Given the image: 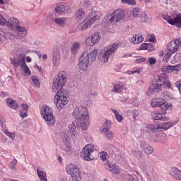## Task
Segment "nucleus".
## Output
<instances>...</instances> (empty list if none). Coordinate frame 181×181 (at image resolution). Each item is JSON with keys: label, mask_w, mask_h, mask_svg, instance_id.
I'll list each match as a JSON object with an SVG mask.
<instances>
[{"label": "nucleus", "mask_w": 181, "mask_h": 181, "mask_svg": "<svg viewBox=\"0 0 181 181\" xmlns=\"http://www.w3.org/2000/svg\"><path fill=\"white\" fill-rule=\"evenodd\" d=\"M66 80V74L64 72L59 73L57 78L53 81L52 85V91H54V93H57V94L62 93L60 91L63 90V86H64Z\"/></svg>", "instance_id": "423d86ee"}, {"label": "nucleus", "mask_w": 181, "mask_h": 181, "mask_svg": "<svg viewBox=\"0 0 181 181\" xmlns=\"http://www.w3.org/2000/svg\"><path fill=\"white\" fill-rule=\"evenodd\" d=\"M138 115H139V112H138V110L132 111V117H133L134 121L136 119V117H138Z\"/></svg>", "instance_id": "6e6d98bb"}, {"label": "nucleus", "mask_w": 181, "mask_h": 181, "mask_svg": "<svg viewBox=\"0 0 181 181\" xmlns=\"http://www.w3.org/2000/svg\"><path fill=\"white\" fill-rule=\"evenodd\" d=\"M71 11V10L70 9V7L63 4L57 5L55 8V12H57V13H60L61 15L62 13H70Z\"/></svg>", "instance_id": "aec40b11"}, {"label": "nucleus", "mask_w": 181, "mask_h": 181, "mask_svg": "<svg viewBox=\"0 0 181 181\" xmlns=\"http://www.w3.org/2000/svg\"><path fill=\"white\" fill-rule=\"evenodd\" d=\"M130 42L134 45H138V43H142V42H144V37H142V35L141 34L134 35L130 39Z\"/></svg>", "instance_id": "a878e982"}, {"label": "nucleus", "mask_w": 181, "mask_h": 181, "mask_svg": "<svg viewBox=\"0 0 181 181\" xmlns=\"http://www.w3.org/2000/svg\"><path fill=\"white\" fill-rule=\"evenodd\" d=\"M118 47H119V45L117 43H113L112 45H109L107 47L102 49L100 54H103L101 59L103 63H107V62H108V59H110V56H111L112 53H115Z\"/></svg>", "instance_id": "1a4fd4ad"}, {"label": "nucleus", "mask_w": 181, "mask_h": 181, "mask_svg": "<svg viewBox=\"0 0 181 181\" xmlns=\"http://www.w3.org/2000/svg\"><path fill=\"white\" fill-rule=\"evenodd\" d=\"M144 62H146V58H140L136 60V63H144Z\"/></svg>", "instance_id": "bf43d9fd"}, {"label": "nucleus", "mask_w": 181, "mask_h": 181, "mask_svg": "<svg viewBox=\"0 0 181 181\" xmlns=\"http://www.w3.org/2000/svg\"><path fill=\"white\" fill-rule=\"evenodd\" d=\"M98 53V50H97V49H94L90 52H83L79 59V69H81L82 71H86L87 69H88L90 62H94L95 59H97Z\"/></svg>", "instance_id": "7ed1b4c3"}, {"label": "nucleus", "mask_w": 181, "mask_h": 181, "mask_svg": "<svg viewBox=\"0 0 181 181\" xmlns=\"http://www.w3.org/2000/svg\"><path fill=\"white\" fill-rule=\"evenodd\" d=\"M101 39V35L98 33H95L92 35L88 36L85 40L86 46H95L98 43V40Z\"/></svg>", "instance_id": "4468645a"}, {"label": "nucleus", "mask_w": 181, "mask_h": 181, "mask_svg": "<svg viewBox=\"0 0 181 181\" xmlns=\"http://www.w3.org/2000/svg\"><path fill=\"white\" fill-rule=\"evenodd\" d=\"M149 42H156V38L155 37V35L153 34L151 35V37L149 38Z\"/></svg>", "instance_id": "052dcab7"}, {"label": "nucleus", "mask_w": 181, "mask_h": 181, "mask_svg": "<svg viewBox=\"0 0 181 181\" xmlns=\"http://www.w3.org/2000/svg\"><path fill=\"white\" fill-rule=\"evenodd\" d=\"M4 124H5V119H4V118H2V116H1L0 115V125H1L3 128L2 132H4V134H5V135L8 136V138H11V139L12 140L15 139V133L9 132V131L8 130V129H6V127H4Z\"/></svg>", "instance_id": "412c9836"}, {"label": "nucleus", "mask_w": 181, "mask_h": 181, "mask_svg": "<svg viewBox=\"0 0 181 181\" xmlns=\"http://www.w3.org/2000/svg\"><path fill=\"white\" fill-rule=\"evenodd\" d=\"M162 86H163L165 88H172V83H170L169 77L166 75L159 76L158 79H153L151 81V86L148 88V91L151 94H152L153 91L159 93V91H162Z\"/></svg>", "instance_id": "f03ea898"}, {"label": "nucleus", "mask_w": 181, "mask_h": 181, "mask_svg": "<svg viewBox=\"0 0 181 181\" xmlns=\"http://www.w3.org/2000/svg\"><path fill=\"white\" fill-rule=\"evenodd\" d=\"M100 13H98V14L92 13L90 14V17L87 18L85 21L79 24L81 30H87V29H90V28H91V25L95 22H96V21H100Z\"/></svg>", "instance_id": "9d476101"}, {"label": "nucleus", "mask_w": 181, "mask_h": 181, "mask_svg": "<svg viewBox=\"0 0 181 181\" xmlns=\"http://www.w3.org/2000/svg\"><path fill=\"white\" fill-rule=\"evenodd\" d=\"M163 98L165 100H172V98H173V94H172L169 91H164L163 93Z\"/></svg>", "instance_id": "a19ab883"}, {"label": "nucleus", "mask_w": 181, "mask_h": 181, "mask_svg": "<svg viewBox=\"0 0 181 181\" xmlns=\"http://www.w3.org/2000/svg\"><path fill=\"white\" fill-rule=\"evenodd\" d=\"M173 54L171 52H168L165 55H164L163 60V62H165V63H168L169 62V59H170V56H172Z\"/></svg>", "instance_id": "49530a36"}, {"label": "nucleus", "mask_w": 181, "mask_h": 181, "mask_svg": "<svg viewBox=\"0 0 181 181\" xmlns=\"http://www.w3.org/2000/svg\"><path fill=\"white\" fill-rule=\"evenodd\" d=\"M173 108V105L172 103H166L165 101H163V105L161 106V110H163L164 114H166L167 110H172Z\"/></svg>", "instance_id": "4c0bfd02"}, {"label": "nucleus", "mask_w": 181, "mask_h": 181, "mask_svg": "<svg viewBox=\"0 0 181 181\" xmlns=\"http://www.w3.org/2000/svg\"><path fill=\"white\" fill-rule=\"evenodd\" d=\"M41 115L44 118L45 121L47 122V125L53 126L56 122V119L53 115V112L52 109L47 106L44 105L41 110Z\"/></svg>", "instance_id": "6e6552de"}, {"label": "nucleus", "mask_w": 181, "mask_h": 181, "mask_svg": "<svg viewBox=\"0 0 181 181\" xmlns=\"http://www.w3.org/2000/svg\"><path fill=\"white\" fill-rule=\"evenodd\" d=\"M108 155H107V153L103 152L100 155V159L101 160H107V157Z\"/></svg>", "instance_id": "5fc2aeb1"}, {"label": "nucleus", "mask_w": 181, "mask_h": 181, "mask_svg": "<svg viewBox=\"0 0 181 181\" xmlns=\"http://www.w3.org/2000/svg\"><path fill=\"white\" fill-rule=\"evenodd\" d=\"M125 87V83L122 82H118L117 83H115L114 85V88L112 89L113 93H119L121 90H124V88Z\"/></svg>", "instance_id": "7c9ffc66"}, {"label": "nucleus", "mask_w": 181, "mask_h": 181, "mask_svg": "<svg viewBox=\"0 0 181 181\" xmlns=\"http://www.w3.org/2000/svg\"><path fill=\"white\" fill-rule=\"evenodd\" d=\"M73 115L77 120L79 128L86 131L90 127V116L87 107L83 106L75 107Z\"/></svg>", "instance_id": "f257e3e1"}, {"label": "nucleus", "mask_w": 181, "mask_h": 181, "mask_svg": "<svg viewBox=\"0 0 181 181\" xmlns=\"http://www.w3.org/2000/svg\"><path fill=\"white\" fill-rule=\"evenodd\" d=\"M164 19L168 22L170 25L176 26L177 28H181V14H176L175 18H172L169 16H166Z\"/></svg>", "instance_id": "2eb2a0df"}, {"label": "nucleus", "mask_w": 181, "mask_h": 181, "mask_svg": "<svg viewBox=\"0 0 181 181\" xmlns=\"http://www.w3.org/2000/svg\"><path fill=\"white\" fill-rule=\"evenodd\" d=\"M66 172L68 175H70L71 177H79L80 168L75 164H69L66 167Z\"/></svg>", "instance_id": "ddd939ff"}, {"label": "nucleus", "mask_w": 181, "mask_h": 181, "mask_svg": "<svg viewBox=\"0 0 181 181\" xmlns=\"http://www.w3.org/2000/svg\"><path fill=\"white\" fill-rule=\"evenodd\" d=\"M122 57L127 59V58H128V57H131V54H124Z\"/></svg>", "instance_id": "69168bd1"}, {"label": "nucleus", "mask_w": 181, "mask_h": 181, "mask_svg": "<svg viewBox=\"0 0 181 181\" xmlns=\"http://www.w3.org/2000/svg\"><path fill=\"white\" fill-rule=\"evenodd\" d=\"M68 98L69 94L66 91H63L56 94L54 101L56 104L57 110H63V108H64V107L67 105V103H69V100L67 99Z\"/></svg>", "instance_id": "0eeeda50"}, {"label": "nucleus", "mask_w": 181, "mask_h": 181, "mask_svg": "<svg viewBox=\"0 0 181 181\" xmlns=\"http://www.w3.org/2000/svg\"><path fill=\"white\" fill-rule=\"evenodd\" d=\"M169 175L174 180H181V170L176 167L171 168Z\"/></svg>", "instance_id": "a211bd4d"}, {"label": "nucleus", "mask_w": 181, "mask_h": 181, "mask_svg": "<svg viewBox=\"0 0 181 181\" xmlns=\"http://www.w3.org/2000/svg\"><path fill=\"white\" fill-rule=\"evenodd\" d=\"M140 149L146 154V155H152L153 152V147L151 146L146 141H141L140 143Z\"/></svg>", "instance_id": "f3484780"}, {"label": "nucleus", "mask_w": 181, "mask_h": 181, "mask_svg": "<svg viewBox=\"0 0 181 181\" xmlns=\"http://www.w3.org/2000/svg\"><path fill=\"white\" fill-rule=\"evenodd\" d=\"M8 26L10 28H18L19 26V21L15 18H11L7 21Z\"/></svg>", "instance_id": "c756f323"}, {"label": "nucleus", "mask_w": 181, "mask_h": 181, "mask_svg": "<svg viewBox=\"0 0 181 181\" xmlns=\"http://www.w3.org/2000/svg\"><path fill=\"white\" fill-rule=\"evenodd\" d=\"M17 29V35L19 37H25L26 35H28V31L23 27H21L18 25Z\"/></svg>", "instance_id": "2f4dec72"}, {"label": "nucleus", "mask_w": 181, "mask_h": 181, "mask_svg": "<svg viewBox=\"0 0 181 181\" xmlns=\"http://www.w3.org/2000/svg\"><path fill=\"white\" fill-rule=\"evenodd\" d=\"M181 47V41L179 39L173 40L167 45V50L173 54Z\"/></svg>", "instance_id": "f8f14e48"}, {"label": "nucleus", "mask_w": 181, "mask_h": 181, "mask_svg": "<svg viewBox=\"0 0 181 181\" xmlns=\"http://www.w3.org/2000/svg\"><path fill=\"white\" fill-rule=\"evenodd\" d=\"M0 40L1 42L6 40V34H5V33L1 30H0Z\"/></svg>", "instance_id": "8fccbe9b"}, {"label": "nucleus", "mask_w": 181, "mask_h": 181, "mask_svg": "<svg viewBox=\"0 0 181 181\" xmlns=\"http://www.w3.org/2000/svg\"><path fill=\"white\" fill-rule=\"evenodd\" d=\"M62 149L67 153L71 152V144L69 139L64 140V145L62 146Z\"/></svg>", "instance_id": "c85d7f7f"}, {"label": "nucleus", "mask_w": 181, "mask_h": 181, "mask_svg": "<svg viewBox=\"0 0 181 181\" xmlns=\"http://www.w3.org/2000/svg\"><path fill=\"white\" fill-rule=\"evenodd\" d=\"M110 129H111V122L110 120H107L102 126V132H108Z\"/></svg>", "instance_id": "e433bc0d"}, {"label": "nucleus", "mask_w": 181, "mask_h": 181, "mask_svg": "<svg viewBox=\"0 0 181 181\" xmlns=\"http://www.w3.org/2000/svg\"><path fill=\"white\" fill-rule=\"evenodd\" d=\"M163 104V101L160 100V99L153 98L151 100V107H160L162 109V105Z\"/></svg>", "instance_id": "473e14b6"}, {"label": "nucleus", "mask_w": 181, "mask_h": 181, "mask_svg": "<svg viewBox=\"0 0 181 181\" xmlns=\"http://www.w3.org/2000/svg\"><path fill=\"white\" fill-rule=\"evenodd\" d=\"M26 60L28 63H30V62H32V59H30L29 57H27Z\"/></svg>", "instance_id": "338daca9"}, {"label": "nucleus", "mask_w": 181, "mask_h": 181, "mask_svg": "<svg viewBox=\"0 0 181 181\" xmlns=\"http://www.w3.org/2000/svg\"><path fill=\"white\" fill-rule=\"evenodd\" d=\"M5 23H6V20L4 16L0 15V25H5Z\"/></svg>", "instance_id": "13d9d810"}, {"label": "nucleus", "mask_w": 181, "mask_h": 181, "mask_svg": "<svg viewBox=\"0 0 181 181\" xmlns=\"http://www.w3.org/2000/svg\"><path fill=\"white\" fill-rule=\"evenodd\" d=\"M112 112H114L116 119L117 121H118L119 122H122L124 117H122V115H121L118 111L115 110H112Z\"/></svg>", "instance_id": "ea45409f"}, {"label": "nucleus", "mask_w": 181, "mask_h": 181, "mask_svg": "<svg viewBox=\"0 0 181 181\" xmlns=\"http://www.w3.org/2000/svg\"><path fill=\"white\" fill-rule=\"evenodd\" d=\"M28 111H29V106L26 103H23L21 105L20 115L22 118L28 117Z\"/></svg>", "instance_id": "393cba45"}, {"label": "nucleus", "mask_w": 181, "mask_h": 181, "mask_svg": "<svg viewBox=\"0 0 181 181\" xmlns=\"http://www.w3.org/2000/svg\"><path fill=\"white\" fill-rule=\"evenodd\" d=\"M151 117L154 121H169V117L166 115L160 114L159 112H153L151 113Z\"/></svg>", "instance_id": "4be33fe9"}, {"label": "nucleus", "mask_w": 181, "mask_h": 181, "mask_svg": "<svg viewBox=\"0 0 181 181\" xmlns=\"http://www.w3.org/2000/svg\"><path fill=\"white\" fill-rule=\"evenodd\" d=\"M31 80L36 87L40 86V83H39V80H37V78L33 76L31 77Z\"/></svg>", "instance_id": "de8ad7c7"}, {"label": "nucleus", "mask_w": 181, "mask_h": 181, "mask_svg": "<svg viewBox=\"0 0 181 181\" xmlns=\"http://www.w3.org/2000/svg\"><path fill=\"white\" fill-rule=\"evenodd\" d=\"M149 126L156 127L155 124H146L144 126V131H146V132H152L153 131H158L157 129H151L149 127Z\"/></svg>", "instance_id": "79ce46f5"}, {"label": "nucleus", "mask_w": 181, "mask_h": 181, "mask_svg": "<svg viewBox=\"0 0 181 181\" xmlns=\"http://www.w3.org/2000/svg\"><path fill=\"white\" fill-rule=\"evenodd\" d=\"M90 5H91V3L90 2V1L86 0L83 6L87 8V7L90 6Z\"/></svg>", "instance_id": "0e129e2a"}, {"label": "nucleus", "mask_w": 181, "mask_h": 181, "mask_svg": "<svg viewBox=\"0 0 181 181\" xmlns=\"http://www.w3.org/2000/svg\"><path fill=\"white\" fill-rule=\"evenodd\" d=\"M133 155H134V156H136V158H138L139 159H141V158L144 156V153H142V151H134Z\"/></svg>", "instance_id": "a18cd8bd"}, {"label": "nucleus", "mask_w": 181, "mask_h": 181, "mask_svg": "<svg viewBox=\"0 0 181 181\" xmlns=\"http://www.w3.org/2000/svg\"><path fill=\"white\" fill-rule=\"evenodd\" d=\"M47 59V54H43L42 55V59L46 60Z\"/></svg>", "instance_id": "774afa93"}, {"label": "nucleus", "mask_w": 181, "mask_h": 181, "mask_svg": "<svg viewBox=\"0 0 181 181\" xmlns=\"http://www.w3.org/2000/svg\"><path fill=\"white\" fill-rule=\"evenodd\" d=\"M107 166L110 169V171L115 175H119V173H121V170H119V167L117 165L107 164Z\"/></svg>", "instance_id": "cd10ccee"}, {"label": "nucleus", "mask_w": 181, "mask_h": 181, "mask_svg": "<svg viewBox=\"0 0 181 181\" xmlns=\"http://www.w3.org/2000/svg\"><path fill=\"white\" fill-rule=\"evenodd\" d=\"M125 18V11L121 8L115 10L109 15L108 25L115 24L117 22H121Z\"/></svg>", "instance_id": "9b49d317"}, {"label": "nucleus", "mask_w": 181, "mask_h": 181, "mask_svg": "<svg viewBox=\"0 0 181 181\" xmlns=\"http://www.w3.org/2000/svg\"><path fill=\"white\" fill-rule=\"evenodd\" d=\"M52 63L54 66L60 64V52L57 49H54L52 52Z\"/></svg>", "instance_id": "5701e85b"}, {"label": "nucleus", "mask_w": 181, "mask_h": 181, "mask_svg": "<svg viewBox=\"0 0 181 181\" xmlns=\"http://www.w3.org/2000/svg\"><path fill=\"white\" fill-rule=\"evenodd\" d=\"M139 8H134L132 9V12H131V15H132V16H134V18H138L139 16Z\"/></svg>", "instance_id": "37998d69"}, {"label": "nucleus", "mask_w": 181, "mask_h": 181, "mask_svg": "<svg viewBox=\"0 0 181 181\" xmlns=\"http://www.w3.org/2000/svg\"><path fill=\"white\" fill-rule=\"evenodd\" d=\"M18 163V160L16 159L13 160L10 163V168L13 170H16V165Z\"/></svg>", "instance_id": "09e8293b"}, {"label": "nucleus", "mask_w": 181, "mask_h": 181, "mask_svg": "<svg viewBox=\"0 0 181 181\" xmlns=\"http://www.w3.org/2000/svg\"><path fill=\"white\" fill-rule=\"evenodd\" d=\"M78 49H80V43H74V45H72L71 47V52L72 54H77Z\"/></svg>", "instance_id": "58836bf2"}, {"label": "nucleus", "mask_w": 181, "mask_h": 181, "mask_svg": "<svg viewBox=\"0 0 181 181\" xmlns=\"http://www.w3.org/2000/svg\"><path fill=\"white\" fill-rule=\"evenodd\" d=\"M158 136L160 138L159 141H161L162 142H163V141H165V136H166V135L162 134H160Z\"/></svg>", "instance_id": "e2e57ef3"}, {"label": "nucleus", "mask_w": 181, "mask_h": 181, "mask_svg": "<svg viewBox=\"0 0 181 181\" xmlns=\"http://www.w3.org/2000/svg\"><path fill=\"white\" fill-rule=\"evenodd\" d=\"M170 127H172V123L169 122H163L157 126H148L151 129H157V131H166V129H169Z\"/></svg>", "instance_id": "6ab92c4d"}, {"label": "nucleus", "mask_w": 181, "mask_h": 181, "mask_svg": "<svg viewBox=\"0 0 181 181\" xmlns=\"http://www.w3.org/2000/svg\"><path fill=\"white\" fill-rule=\"evenodd\" d=\"M25 57H26V54L24 53L19 54L17 59L13 60V64L16 69L20 67V71L23 73L25 76H30V69H29V67H28V65L25 62Z\"/></svg>", "instance_id": "20e7f679"}, {"label": "nucleus", "mask_w": 181, "mask_h": 181, "mask_svg": "<svg viewBox=\"0 0 181 181\" xmlns=\"http://www.w3.org/2000/svg\"><path fill=\"white\" fill-rule=\"evenodd\" d=\"M7 37H8V39H10L11 40H16V39H18V37H16V35L11 34V33H8L7 34Z\"/></svg>", "instance_id": "3c124183"}, {"label": "nucleus", "mask_w": 181, "mask_h": 181, "mask_svg": "<svg viewBox=\"0 0 181 181\" xmlns=\"http://www.w3.org/2000/svg\"><path fill=\"white\" fill-rule=\"evenodd\" d=\"M176 87H177V88L179 89V91H180V88H181V80L178 81L176 82L175 83Z\"/></svg>", "instance_id": "680f3d73"}, {"label": "nucleus", "mask_w": 181, "mask_h": 181, "mask_svg": "<svg viewBox=\"0 0 181 181\" xmlns=\"http://www.w3.org/2000/svg\"><path fill=\"white\" fill-rule=\"evenodd\" d=\"M69 132L71 134V138H76L77 136V132H76V127L74 123L69 125Z\"/></svg>", "instance_id": "72a5a7b5"}, {"label": "nucleus", "mask_w": 181, "mask_h": 181, "mask_svg": "<svg viewBox=\"0 0 181 181\" xmlns=\"http://www.w3.org/2000/svg\"><path fill=\"white\" fill-rule=\"evenodd\" d=\"M121 2L126 5H131L132 6L136 5V1L135 0H121Z\"/></svg>", "instance_id": "c03bdc74"}, {"label": "nucleus", "mask_w": 181, "mask_h": 181, "mask_svg": "<svg viewBox=\"0 0 181 181\" xmlns=\"http://www.w3.org/2000/svg\"><path fill=\"white\" fill-rule=\"evenodd\" d=\"M105 136L107 139H112L113 138V134L112 133L111 131L110 132H107L106 134H105Z\"/></svg>", "instance_id": "864d4df0"}, {"label": "nucleus", "mask_w": 181, "mask_h": 181, "mask_svg": "<svg viewBox=\"0 0 181 181\" xmlns=\"http://www.w3.org/2000/svg\"><path fill=\"white\" fill-rule=\"evenodd\" d=\"M149 46H151V45L144 43V44H142V45L140 46V49H141V50H148V48L149 47Z\"/></svg>", "instance_id": "603ef678"}, {"label": "nucleus", "mask_w": 181, "mask_h": 181, "mask_svg": "<svg viewBox=\"0 0 181 181\" xmlns=\"http://www.w3.org/2000/svg\"><path fill=\"white\" fill-rule=\"evenodd\" d=\"M6 104L9 108H11V110H18L19 107L16 100L11 98L6 100Z\"/></svg>", "instance_id": "bb28decb"}, {"label": "nucleus", "mask_w": 181, "mask_h": 181, "mask_svg": "<svg viewBox=\"0 0 181 181\" xmlns=\"http://www.w3.org/2000/svg\"><path fill=\"white\" fill-rule=\"evenodd\" d=\"M181 70V64H177L175 66L168 65L164 66L162 69L163 74H168L169 73H172L173 71H180Z\"/></svg>", "instance_id": "dca6fc26"}, {"label": "nucleus", "mask_w": 181, "mask_h": 181, "mask_svg": "<svg viewBox=\"0 0 181 181\" xmlns=\"http://www.w3.org/2000/svg\"><path fill=\"white\" fill-rule=\"evenodd\" d=\"M148 62H149V64H151V66H152V65L155 64V63H156V59L150 57V58H148Z\"/></svg>", "instance_id": "4d7b16f0"}, {"label": "nucleus", "mask_w": 181, "mask_h": 181, "mask_svg": "<svg viewBox=\"0 0 181 181\" xmlns=\"http://www.w3.org/2000/svg\"><path fill=\"white\" fill-rule=\"evenodd\" d=\"M86 16V12L83 9H79L76 13V21H83V18Z\"/></svg>", "instance_id": "c9c22d12"}, {"label": "nucleus", "mask_w": 181, "mask_h": 181, "mask_svg": "<svg viewBox=\"0 0 181 181\" xmlns=\"http://www.w3.org/2000/svg\"><path fill=\"white\" fill-rule=\"evenodd\" d=\"M97 150L94 148V145L87 144L86 145L81 153V156L83 158L84 160L90 162V160H94L97 158Z\"/></svg>", "instance_id": "39448f33"}, {"label": "nucleus", "mask_w": 181, "mask_h": 181, "mask_svg": "<svg viewBox=\"0 0 181 181\" xmlns=\"http://www.w3.org/2000/svg\"><path fill=\"white\" fill-rule=\"evenodd\" d=\"M54 22L56 23V25H58V26H61V28H63L66 25V18H54Z\"/></svg>", "instance_id": "f704fd0d"}, {"label": "nucleus", "mask_w": 181, "mask_h": 181, "mask_svg": "<svg viewBox=\"0 0 181 181\" xmlns=\"http://www.w3.org/2000/svg\"><path fill=\"white\" fill-rule=\"evenodd\" d=\"M37 173L40 181H47V175L43 168H38L37 169Z\"/></svg>", "instance_id": "b1692460"}]
</instances>
